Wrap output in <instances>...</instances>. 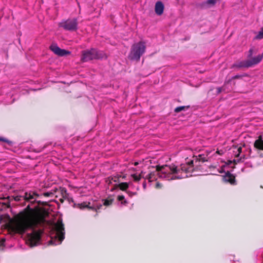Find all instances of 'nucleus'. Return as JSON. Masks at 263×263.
I'll return each instance as SVG.
<instances>
[{
  "mask_svg": "<svg viewBox=\"0 0 263 263\" xmlns=\"http://www.w3.org/2000/svg\"><path fill=\"white\" fill-rule=\"evenodd\" d=\"M208 155L199 154L193 156V159L182 164L179 167L174 165L162 166L159 170H156L151 173L148 177V181L152 182L157 180V176L167 180L178 179L196 175L194 173V168L200 164V162L208 161Z\"/></svg>",
  "mask_w": 263,
  "mask_h": 263,
  "instance_id": "obj_1",
  "label": "nucleus"
},
{
  "mask_svg": "<svg viewBox=\"0 0 263 263\" xmlns=\"http://www.w3.org/2000/svg\"><path fill=\"white\" fill-rule=\"evenodd\" d=\"M37 222V219L31 212L24 211L15 216V221L10 228L14 233L26 234L27 243L33 247L39 242L41 238V232L34 228Z\"/></svg>",
  "mask_w": 263,
  "mask_h": 263,
  "instance_id": "obj_2",
  "label": "nucleus"
},
{
  "mask_svg": "<svg viewBox=\"0 0 263 263\" xmlns=\"http://www.w3.org/2000/svg\"><path fill=\"white\" fill-rule=\"evenodd\" d=\"M53 233L51 236L50 243L53 245L61 243L65 238L64 224L61 220H58L57 223L52 226Z\"/></svg>",
  "mask_w": 263,
  "mask_h": 263,
  "instance_id": "obj_3",
  "label": "nucleus"
},
{
  "mask_svg": "<svg viewBox=\"0 0 263 263\" xmlns=\"http://www.w3.org/2000/svg\"><path fill=\"white\" fill-rule=\"evenodd\" d=\"M146 45L144 42L136 43L132 45L128 57L132 60L138 61L144 53Z\"/></svg>",
  "mask_w": 263,
  "mask_h": 263,
  "instance_id": "obj_4",
  "label": "nucleus"
},
{
  "mask_svg": "<svg viewBox=\"0 0 263 263\" xmlns=\"http://www.w3.org/2000/svg\"><path fill=\"white\" fill-rule=\"evenodd\" d=\"M107 58L105 53L102 51H98L92 48L90 50H84L82 52L81 61L87 62L93 59H103Z\"/></svg>",
  "mask_w": 263,
  "mask_h": 263,
  "instance_id": "obj_5",
  "label": "nucleus"
},
{
  "mask_svg": "<svg viewBox=\"0 0 263 263\" xmlns=\"http://www.w3.org/2000/svg\"><path fill=\"white\" fill-rule=\"evenodd\" d=\"M106 182L108 185V189L110 191H113L118 187L124 191L128 187L127 183L121 182L120 177L118 175L108 177L106 180Z\"/></svg>",
  "mask_w": 263,
  "mask_h": 263,
  "instance_id": "obj_6",
  "label": "nucleus"
},
{
  "mask_svg": "<svg viewBox=\"0 0 263 263\" xmlns=\"http://www.w3.org/2000/svg\"><path fill=\"white\" fill-rule=\"evenodd\" d=\"M263 58V53L259 54L256 57H253L251 59L240 61L237 63L235 66L239 68L245 67L248 68L253 65H256L259 63Z\"/></svg>",
  "mask_w": 263,
  "mask_h": 263,
  "instance_id": "obj_7",
  "label": "nucleus"
},
{
  "mask_svg": "<svg viewBox=\"0 0 263 263\" xmlns=\"http://www.w3.org/2000/svg\"><path fill=\"white\" fill-rule=\"evenodd\" d=\"M59 26L66 30L74 31L77 29V18H73L63 21L59 23Z\"/></svg>",
  "mask_w": 263,
  "mask_h": 263,
  "instance_id": "obj_8",
  "label": "nucleus"
},
{
  "mask_svg": "<svg viewBox=\"0 0 263 263\" xmlns=\"http://www.w3.org/2000/svg\"><path fill=\"white\" fill-rule=\"evenodd\" d=\"M39 195L33 192H26L23 196L17 195L13 197L14 200L16 201H20L22 200H25L30 202L35 201L38 197Z\"/></svg>",
  "mask_w": 263,
  "mask_h": 263,
  "instance_id": "obj_9",
  "label": "nucleus"
},
{
  "mask_svg": "<svg viewBox=\"0 0 263 263\" xmlns=\"http://www.w3.org/2000/svg\"><path fill=\"white\" fill-rule=\"evenodd\" d=\"M50 48L55 54L59 56L62 57L70 53V52L68 51L61 49L56 44H52Z\"/></svg>",
  "mask_w": 263,
  "mask_h": 263,
  "instance_id": "obj_10",
  "label": "nucleus"
},
{
  "mask_svg": "<svg viewBox=\"0 0 263 263\" xmlns=\"http://www.w3.org/2000/svg\"><path fill=\"white\" fill-rule=\"evenodd\" d=\"M164 8V5L161 2L158 1L156 2L155 4V11L157 15H161L163 12Z\"/></svg>",
  "mask_w": 263,
  "mask_h": 263,
  "instance_id": "obj_11",
  "label": "nucleus"
},
{
  "mask_svg": "<svg viewBox=\"0 0 263 263\" xmlns=\"http://www.w3.org/2000/svg\"><path fill=\"white\" fill-rule=\"evenodd\" d=\"M223 179L224 181L230 182L232 184H233L235 183V177L229 173H226V175L223 177Z\"/></svg>",
  "mask_w": 263,
  "mask_h": 263,
  "instance_id": "obj_12",
  "label": "nucleus"
},
{
  "mask_svg": "<svg viewBox=\"0 0 263 263\" xmlns=\"http://www.w3.org/2000/svg\"><path fill=\"white\" fill-rule=\"evenodd\" d=\"M254 147L258 149L263 150V140L260 136L259 139L256 140L254 144Z\"/></svg>",
  "mask_w": 263,
  "mask_h": 263,
  "instance_id": "obj_13",
  "label": "nucleus"
},
{
  "mask_svg": "<svg viewBox=\"0 0 263 263\" xmlns=\"http://www.w3.org/2000/svg\"><path fill=\"white\" fill-rule=\"evenodd\" d=\"M89 204H90V203H87L86 202H83L81 203H78V204L74 203V207L79 208L81 209H84L85 208H88L90 209V208H91V207H90L89 206Z\"/></svg>",
  "mask_w": 263,
  "mask_h": 263,
  "instance_id": "obj_14",
  "label": "nucleus"
},
{
  "mask_svg": "<svg viewBox=\"0 0 263 263\" xmlns=\"http://www.w3.org/2000/svg\"><path fill=\"white\" fill-rule=\"evenodd\" d=\"M118 200L122 205H125L127 204V201L125 199V197L123 195H119L118 196Z\"/></svg>",
  "mask_w": 263,
  "mask_h": 263,
  "instance_id": "obj_15",
  "label": "nucleus"
},
{
  "mask_svg": "<svg viewBox=\"0 0 263 263\" xmlns=\"http://www.w3.org/2000/svg\"><path fill=\"white\" fill-rule=\"evenodd\" d=\"M131 177H132L133 180L136 182L139 181L142 177L141 175L140 174H139V175L133 174V175H132Z\"/></svg>",
  "mask_w": 263,
  "mask_h": 263,
  "instance_id": "obj_16",
  "label": "nucleus"
},
{
  "mask_svg": "<svg viewBox=\"0 0 263 263\" xmlns=\"http://www.w3.org/2000/svg\"><path fill=\"white\" fill-rule=\"evenodd\" d=\"M263 38V27L260 29L257 35L255 36L256 39L260 40Z\"/></svg>",
  "mask_w": 263,
  "mask_h": 263,
  "instance_id": "obj_17",
  "label": "nucleus"
},
{
  "mask_svg": "<svg viewBox=\"0 0 263 263\" xmlns=\"http://www.w3.org/2000/svg\"><path fill=\"white\" fill-rule=\"evenodd\" d=\"M112 202V199H106L104 201V204L105 205H109L110 204H111Z\"/></svg>",
  "mask_w": 263,
  "mask_h": 263,
  "instance_id": "obj_18",
  "label": "nucleus"
},
{
  "mask_svg": "<svg viewBox=\"0 0 263 263\" xmlns=\"http://www.w3.org/2000/svg\"><path fill=\"white\" fill-rule=\"evenodd\" d=\"M185 108V106H179L177 107L175 109V111L176 112H179L182 110H183Z\"/></svg>",
  "mask_w": 263,
  "mask_h": 263,
  "instance_id": "obj_19",
  "label": "nucleus"
},
{
  "mask_svg": "<svg viewBox=\"0 0 263 263\" xmlns=\"http://www.w3.org/2000/svg\"><path fill=\"white\" fill-rule=\"evenodd\" d=\"M253 53H254L253 48H250L249 51V54L248 55V57L250 58L252 56Z\"/></svg>",
  "mask_w": 263,
  "mask_h": 263,
  "instance_id": "obj_20",
  "label": "nucleus"
},
{
  "mask_svg": "<svg viewBox=\"0 0 263 263\" xmlns=\"http://www.w3.org/2000/svg\"><path fill=\"white\" fill-rule=\"evenodd\" d=\"M241 151H242L241 147L240 146L237 148V152H238V154L237 155V156L239 155V154L241 153Z\"/></svg>",
  "mask_w": 263,
  "mask_h": 263,
  "instance_id": "obj_21",
  "label": "nucleus"
},
{
  "mask_svg": "<svg viewBox=\"0 0 263 263\" xmlns=\"http://www.w3.org/2000/svg\"><path fill=\"white\" fill-rule=\"evenodd\" d=\"M128 195L130 197L133 196V195H135L136 194V192H127Z\"/></svg>",
  "mask_w": 263,
  "mask_h": 263,
  "instance_id": "obj_22",
  "label": "nucleus"
},
{
  "mask_svg": "<svg viewBox=\"0 0 263 263\" xmlns=\"http://www.w3.org/2000/svg\"><path fill=\"white\" fill-rule=\"evenodd\" d=\"M5 241V238H2L1 240H0V246H3L4 245Z\"/></svg>",
  "mask_w": 263,
  "mask_h": 263,
  "instance_id": "obj_23",
  "label": "nucleus"
},
{
  "mask_svg": "<svg viewBox=\"0 0 263 263\" xmlns=\"http://www.w3.org/2000/svg\"><path fill=\"white\" fill-rule=\"evenodd\" d=\"M51 194H52V193H49V192H46V193H44L43 194L44 196H46V197H49V196H50Z\"/></svg>",
  "mask_w": 263,
  "mask_h": 263,
  "instance_id": "obj_24",
  "label": "nucleus"
},
{
  "mask_svg": "<svg viewBox=\"0 0 263 263\" xmlns=\"http://www.w3.org/2000/svg\"><path fill=\"white\" fill-rule=\"evenodd\" d=\"M162 186V185L159 183V182H157L156 184V187L157 188V189H159V188H161Z\"/></svg>",
  "mask_w": 263,
  "mask_h": 263,
  "instance_id": "obj_25",
  "label": "nucleus"
},
{
  "mask_svg": "<svg viewBox=\"0 0 263 263\" xmlns=\"http://www.w3.org/2000/svg\"><path fill=\"white\" fill-rule=\"evenodd\" d=\"M0 141H5V142H6L7 143L9 142V141L7 140H6V139H5L4 138H1V137H0Z\"/></svg>",
  "mask_w": 263,
  "mask_h": 263,
  "instance_id": "obj_26",
  "label": "nucleus"
},
{
  "mask_svg": "<svg viewBox=\"0 0 263 263\" xmlns=\"http://www.w3.org/2000/svg\"><path fill=\"white\" fill-rule=\"evenodd\" d=\"M217 92L220 93L221 92L222 88H220V87H218V88H217Z\"/></svg>",
  "mask_w": 263,
  "mask_h": 263,
  "instance_id": "obj_27",
  "label": "nucleus"
},
{
  "mask_svg": "<svg viewBox=\"0 0 263 263\" xmlns=\"http://www.w3.org/2000/svg\"><path fill=\"white\" fill-rule=\"evenodd\" d=\"M143 187L145 189L146 187V183L145 181H144L143 183Z\"/></svg>",
  "mask_w": 263,
  "mask_h": 263,
  "instance_id": "obj_28",
  "label": "nucleus"
},
{
  "mask_svg": "<svg viewBox=\"0 0 263 263\" xmlns=\"http://www.w3.org/2000/svg\"><path fill=\"white\" fill-rule=\"evenodd\" d=\"M215 153L218 154L219 155L222 154V153H220V151H217L216 152H215Z\"/></svg>",
  "mask_w": 263,
  "mask_h": 263,
  "instance_id": "obj_29",
  "label": "nucleus"
},
{
  "mask_svg": "<svg viewBox=\"0 0 263 263\" xmlns=\"http://www.w3.org/2000/svg\"><path fill=\"white\" fill-rule=\"evenodd\" d=\"M138 164V162H135V165H137Z\"/></svg>",
  "mask_w": 263,
  "mask_h": 263,
  "instance_id": "obj_30",
  "label": "nucleus"
}]
</instances>
